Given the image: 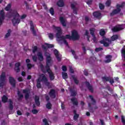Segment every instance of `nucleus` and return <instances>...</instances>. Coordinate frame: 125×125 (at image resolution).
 <instances>
[{
  "mask_svg": "<svg viewBox=\"0 0 125 125\" xmlns=\"http://www.w3.org/2000/svg\"><path fill=\"white\" fill-rule=\"evenodd\" d=\"M85 84L86 87H87L88 89L91 92H93V88L92 87V85H90V83L89 82L86 81L85 82Z\"/></svg>",
  "mask_w": 125,
  "mask_h": 125,
  "instance_id": "17",
  "label": "nucleus"
},
{
  "mask_svg": "<svg viewBox=\"0 0 125 125\" xmlns=\"http://www.w3.org/2000/svg\"><path fill=\"white\" fill-rule=\"evenodd\" d=\"M52 107V104H51V103H50V102H48L46 104V108H47V109H48V110H50Z\"/></svg>",
  "mask_w": 125,
  "mask_h": 125,
  "instance_id": "38",
  "label": "nucleus"
},
{
  "mask_svg": "<svg viewBox=\"0 0 125 125\" xmlns=\"http://www.w3.org/2000/svg\"><path fill=\"white\" fill-rule=\"evenodd\" d=\"M10 34H11V29H8L7 33L5 35V39H7V38L10 37Z\"/></svg>",
  "mask_w": 125,
  "mask_h": 125,
  "instance_id": "37",
  "label": "nucleus"
},
{
  "mask_svg": "<svg viewBox=\"0 0 125 125\" xmlns=\"http://www.w3.org/2000/svg\"><path fill=\"white\" fill-rule=\"evenodd\" d=\"M6 79V76L5 75V72H2L1 75L0 76V82H5Z\"/></svg>",
  "mask_w": 125,
  "mask_h": 125,
  "instance_id": "19",
  "label": "nucleus"
},
{
  "mask_svg": "<svg viewBox=\"0 0 125 125\" xmlns=\"http://www.w3.org/2000/svg\"><path fill=\"white\" fill-rule=\"evenodd\" d=\"M125 3L123 2L121 5L118 4L116 5V9H114L111 13H110V16H114V15H116V14H118L120 13L121 11V8H123L125 6Z\"/></svg>",
  "mask_w": 125,
  "mask_h": 125,
  "instance_id": "4",
  "label": "nucleus"
},
{
  "mask_svg": "<svg viewBox=\"0 0 125 125\" xmlns=\"http://www.w3.org/2000/svg\"><path fill=\"white\" fill-rule=\"evenodd\" d=\"M30 30L31 32H32V34L34 36H37V32L35 30V26L34 25V23H33V21H30Z\"/></svg>",
  "mask_w": 125,
  "mask_h": 125,
  "instance_id": "14",
  "label": "nucleus"
},
{
  "mask_svg": "<svg viewBox=\"0 0 125 125\" xmlns=\"http://www.w3.org/2000/svg\"><path fill=\"white\" fill-rule=\"evenodd\" d=\"M45 44L46 45L47 48H52L54 47V45L51 44H48L47 43H45Z\"/></svg>",
  "mask_w": 125,
  "mask_h": 125,
  "instance_id": "42",
  "label": "nucleus"
},
{
  "mask_svg": "<svg viewBox=\"0 0 125 125\" xmlns=\"http://www.w3.org/2000/svg\"><path fill=\"white\" fill-rule=\"evenodd\" d=\"M51 63V61L50 60H47L46 61V66L44 67L43 66V64L41 63L40 65L41 68V71L43 73V74H46V73H48V72H50L52 71L50 70V67L49 66V64Z\"/></svg>",
  "mask_w": 125,
  "mask_h": 125,
  "instance_id": "3",
  "label": "nucleus"
},
{
  "mask_svg": "<svg viewBox=\"0 0 125 125\" xmlns=\"http://www.w3.org/2000/svg\"><path fill=\"white\" fill-rule=\"evenodd\" d=\"M44 56L46 57V61H47V60H50V61H52V60L51 59V56H50V54H49V53L45 52Z\"/></svg>",
  "mask_w": 125,
  "mask_h": 125,
  "instance_id": "26",
  "label": "nucleus"
},
{
  "mask_svg": "<svg viewBox=\"0 0 125 125\" xmlns=\"http://www.w3.org/2000/svg\"><path fill=\"white\" fill-rule=\"evenodd\" d=\"M34 66H35V65L32 64L31 63H27V67L28 70H31V69H32V67H34Z\"/></svg>",
  "mask_w": 125,
  "mask_h": 125,
  "instance_id": "44",
  "label": "nucleus"
},
{
  "mask_svg": "<svg viewBox=\"0 0 125 125\" xmlns=\"http://www.w3.org/2000/svg\"><path fill=\"white\" fill-rule=\"evenodd\" d=\"M121 120H122V122L123 123V125H125V116H121Z\"/></svg>",
  "mask_w": 125,
  "mask_h": 125,
  "instance_id": "58",
  "label": "nucleus"
},
{
  "mask_svg": "<svg viewBox=\"0 0 125 125\" xmlns=\"http://www.w3.org/2000/svg\"><path fill=\"white\" fill-rule=\"evenodd\" d=\"M18 81H19V82H23V78H22V77H19L18 78Z\"/></svg>",
  "mask_w": 125,
  "mask_h": 125,
  "instance_id": "64",
  "label": "nucleus"
},
{
  "mask_svg": "<svg viewBox=\"0 0 125 125\" xmlns=\"http://www.w3.org/2000/svg\"><path fill=\"white\" fill-rule=\"evenodd\" d=\"M62 70L63 72H66L67 71V66H66L65 65H62Z\"/></svg>",
  "mask_w": 125,
  "mask_h": 125,
  "instance_id": "60",
  "label": "nucleus"
},
{
  "mask_svg": "<svg viewBox=\"0 0 125 125\" xmlns=\"http://www.w3.org/2000/svg\"><path fill=\"white\" fill-rule=\"evenodd\" d=\"M54 29L57 31V33L56 34V37L59 41H60L62 39H63L64 36H61L62 35V29L61 27L53 26Z\"/></svg>",
  "mask_w": 125,
  "mask_h": 125,
  "instance_id": "5",
  "label": "nucleus"
},
{
  "mask_svg": "<svg viewBox=\"0 0 125 125\" xmlns=\"http://www.w3.org/2000/svg\"><path fill=\"white\" fill-rule=\"evenodd\" d=\"M5 14L4 11L3 10L0 11V26L2 25V23L4 21V19H5L4 17Z\"/></svg>",
  "mask_w": 125,
  "mask_h": 125,
  "instance_id": "9",
  "label": "nucleus"
},
{
  "mask_svg": "<svg viewBox=\"0 0 125 125\" xmlns=\"http://www.w3.org/2000/svg\"><path fill=\"white\" fill-rule=\"evenodd\" d=\"M71 78H72L75 84H76L77 85L79 84L80 81H79V80H78L77 77H75V75H72Z\"/></svg>",
  "mask_w": 125,
  "mask_h": 125,
  "instance_id": "32",
  "label": "nucleus"
},
{
  "mask_svg": "<svg viewBox=\"0 0 125 125\" xmlns=\"http://www.w3.org/2000/svg\"><path fill=\"white\" fill-rule=\"evenodd\" d=\"M26 17H27V15H25V14H23L22 15L21 17V19H25V18H26Z\"/></svg>",
  "mask_w": 125,
  "mask_h": 125,
  "instance_id": "62",
  "label": "nucleus"
},
{
  "mask_svg": "<svg viewBox=\"0 0 125 125\" xmlns=\"http://www.w3.org/2000/svg\"><path fill=\"white\" fill-rule=\"evenodd\" d=\"M62 77L64 80H66V79H68V74L66 72H62Z\"/></svg>",
  "mask_w": 125,
  "mask_h": 125,
  "instance_id": "39",
  "label": "nucleus"
},
{
  "mask_svg": "<svg viewBox=\"0 0 125 125\" xmlns=\"http://www.w3.org/2000/svg\"><path fill=\"white\" fill-rule=\"evenodd\" d=\"M22 93H24L25 94L24 98L25 100H28L29 98L30 97V90L28 89H23Z\"/></svg>",
  "mask_w": 125,
  "mask_h": 125,
  "instance_id": "11",
  "label": "nucleus"
},
{
  "mask_svg": "<svg viewBox=\"0 0 125 125\" xmlns=\"http://www.w3.org/2000/svg\"><path fill=\"white\" fill-rule=\"evenodd\" d=\"M9 82L13 87H15L16 86V81H15V79L13 77H9Z\"/></svg>",
  "mask_w": 125,
  "mask_h": 125,
  "instance_id": "12",
  "label": "nucleus"
},
{
  "mask_svg": "<svg viewBox=\"0 0 125 125\" xmlns=\"http://www.w3.org/2000/svg\"><path fill=\"white\" fill-rule=\"evenodd\" d=\"M99 8L100 9H101V10H103V9H104V8H105V6H104V5L101 3H99Z\"/></svg>",
  "mask_w": 125,
  "mask_h": 125,
  "instance_id": "46",
  "label": "nucleus"
},
{
  "mask_svg": "<svg viewBox=\"0 0 125 125\" xmlns=\"http://www.w3.org/2000/svg\"><path fill=\"white\" fill-rule=\"evenodd\" d=\"M9 109L11 111H12L13 110V102H12V100L11 99H9Z\"/></svg>",
  "mask_w": 125,
  "mask_h": 125,
  "instance_id": "27",
  "label": "nucleus"
},
{
  "mask_svg": "<svg viewBox=\"0 0 125 125\" xmlns=\"http://www.w3.org/2000/svg\"><path fill=\"white\" fill-rule=\"evenodd\" d=\"M95 28H90L89 31H90V34L91 35V36H95V34H94V32H95Z\"/></svg>",
  "mask_w": 125,
  "mask_h": 125,
  "instance_id": "36",
  "label": "nucleus"
},
{
  "mask_svg": "<svg viewBox=\"0 0 125 125\" xmlns=\"http://www.w3.org/2000/svg\"><path fill=\"white\" fill-rule=\"evenodd\" d=\"M89 97L91 99L92 102H93L92 104L93 105H95V104H96V101L94 100V98H93V96H92V95H89Z\"/></svg>",
  "mask_w": 125,
  "mask_h": 125,
  "instance_id": "35",
  "label": "nucleus"
},
{
  "mask_svg": "<svg viewBox=\"0 0 125 125\" xmlns=\"http://www.w3.org/2000/svg\"><path fill=\"white\" fill-rule=\"evenodd\" d=\"M49 12L51 15L52 16L54 15V9H53V7H51L50 8Z\"/></svg>",
  "mask_w": 125,
  "mask_h": 125,
  "instance_id": "43",
  "label": "nucleus"
},
{
  "mask_svg": "<svg viewBox=\"0 0 125 125\" xmlns=\"http://www.w3.org/2000/svg\"><path fill=\"white\" fill-rule=\"evenodd\" d=\"M69 91L70 92V96L72 97H75V96H77V95L78 94V91L77 90H75L73 88H70Z\"/></svg>",
  "mask_w": 125,
  "mask_h": 125,
  "instance_id": "13",
  "label": "nucleus"
},
{
  "mask_svg": "<svg viewBox=\"0 0 125 125\" xmlns=\"http://www.w3.org/2000/svg\"><path fill=\"white\" fill-rule=\"evenodd\" d=\"M69 72L71 73V74H74V73H75V71L73 69V67L69 66Z\"/></svg>",
  "mask_w": 125,
  "mask_h": 125,
  "instance_id": "57",
  "label": "nucleus"
},
{
  "mask_svg": "<svg viewBox=\"0 0 125 125\" xmlns=\"http://www.w3.org/2000/svg\"><path fill=\"white\" fill-rule=\"evenodd\" d=\"M7 100H8V98H7L6 96L3 95L2 97V102H3V103H6Z\"/></svg>",
  "mask_w": 125,
  "mask_h": 125,
  "instance_id": "34",
  "label": "nucleus"
},
{
  "mask_svg": "<svg viewBox=\"0 0 125 125\" xmlns=\"http://www.w3.org/2000/svg\"><path fill=\"white\" fill-rule=\"evenodd\" d=\"M119 39V35L117 34L113 35L111 37V42H115V41H117Z\"/></svg>",
  "mask_w": 125,
  "mask_h": 125,
  "instance_id": "29",
  "label": "nucleus"
},
{
  "mask_svg": "<svg viewBox=\"0 0 125 125\" xmlns=\"http://www.w3.org/2000/svg\"><path fill=\"white\" fill-rule=\"evenodd\" d=\"M71 38L73 41H78L80 39V35L77 31L73 30L71 32Z\"/></svg>",
  "mask_w": 125,
  "mask_h": 125,
  "instance_id": "7",
  "label": "nucleus"
},
{
  "mask_svg": "<svg viewBox=\"0 0 125 125\" xmlns=\"http://www.w3.org/2000/svg\"><path fill=\"white\" fill-rule=\"evenodd\" d=\"M32 113L34 114V115H36V114H38V113L39 112V111H38V110L36 109H34L31 111Z\"/></svg>",
  "mask_w": 125,
  "mask_h": 125,
  "instance_id": "56",
  "label": "nucleus"
},
{
  "mask_svg": "<svg viewBox=\"0 0 125 125\" xmlns=\"http://www.w3.org/2000/svg\"><path fill=\"white\" fill-rule=\"evenodd\" d=\"M106 6H110L111 5V0H107L105 2Z\"/></svg>",
  "mask_w": 125,
  "mask_h": 125,
  "instance_id": "55",
  "label": "nucleus"
},
{
  "mask_svg": "<svg viewBox=\"0 0 125 125\" xmlns=\"http://www.w3.org/2000/svg\"><path fill=\"white\" fill-rule=\"evenodd\" d=\"M43 123H44V125H49L48 122H47V120L46 119H44L42 120Z\"/></svg>",
  "mask_w": 125,
  "mask_h": 125,
  "instance_id": "54",
  "label": "nucleus"
},
{
  "mask_svg": "<svg viewBox=\"0 0 125 125\" xmlns=\"http://www.w3.org/2000/svg\"><path fill=\"white\" fill-rule=\"evenodd\" d=\"M87 4H91L92 3V0H88L86 2Z\"/></svg>",
  "mask_w": 125,
  "mask_h": 125,
  "instance_id": "63",
  "label": "nucleus"
},
{
  "mask_svg": "<svg viewBox=\"0 0 125 125\" xmlns=\"http://www.w3.org/2000/svg\"><path fill=\"white\" fill-rule=\"evenodd\" d=\"M57 5H58L59 7H63L64 5V1H63V0H59L57 2Z\"/></svg>",
  "mask_w": 125,
  "mask_h": 125,
  "instance_id": "24",
  "label": "nucleus"
},
{
  "mask_svg": "<svg viewBox=\"0 0 125 125\" xmlns=\"http://www.w3.org/2000/svg\"><path fill=\"white\" fill-rule=\"evenodd\" d=\"M32 60L34 61V62H37L38 60V57L37 56L34 55L32 56Z\"/></svg>",
  "mask_w": 125,
  "mask_h": 125,
  "instance_id": "53",
  "label": "nucleus"
},
{
  "mask_svg": "<svg viewBox=\"0 0 125 125\" xmlns=\"http://www.w3.org/2000/svg\"><path fill=\"white\" fill-rule=\"evenodd\" d=\"M37 56H38V59L39 61L41 62H42L43 60V56H42V53L41 52H39L37 53Z\"/></svg>",
  "mask_w": 125,
  "mask_h": 125,
  "instance_id": "20",
  "label": "nucleus"
},
{
  "mask_svg": "<svg viewBox=\"0 0 125 125\" xmlns=\"http://www.w3.org/2000/svg\"><path fill=\"white\" fill-rule=\"evenodd\" d=\"M17 94L18 96V100H21L24 97V95L23 94H21V92L20 91L18 90L17 91Z\"/></svg>",
  "mask_w": 125,
  "mask_h": 125,
  "instance_id": "31",
  "label": "nucleus"
},
{
  "mask_svg": "<svg viewBox=\"0 0 125 125\" xmlns=\"http://www.w3.org/2000/svg\"><path fill=\"white\" fill-rule=\"evenodd\" d=\"M48 35L50 40H52L53 38H54V36L53 35V33H48Z\"/></svg>",
  "mask_w": 125,
  "mask_h": 125,
  "instance_id": "48",
  "label": "nucleus"
},
{
  "mask_svg": "<svg viewBox=\"0 0 125 125\" xmlns=\"http://www.w3.org/2000/svg\"><path fill=\"white\" fill-rule=\"evenodd\" d=\"M10 17H13V19L11 20L13 26H15L17 24H19V23H20L21 21L20 19H19L20 15H19L17 10H13L10 12Z\"/></svg>",
  "mask_w": 125,
  "mask_h": 125,
  "instance_id": "2",
  "label": "nucleus"
},
{
  "mask_svg": "<svg viewBox=\"0 0 125 125\" xmlns=\"http://www.w3.org/2000/svg\"><path fill=\"white\" fill-rule=\"evenodd\" d=\"M41 82H43L47 86L48 88H51V86H50V83L48 82V79L46 78V76L44 74H41L39 78L37 80V85L36 86L37 88H42Z\"/></svg>",
  "mask_w": 125,
  "mask_h": 125,
  "instance_id": "1",
  "label": "nucleus"
},
{
  "mask_svg": "<svg viewBox=\"0 0 125 125\" xmlns=\"http://www.w3.org/2000/svg\"><path fill=\"white\" fill-rule=\"evenodd\" d=\"M71 101L72 102L73 105H75V106H78L79 104V102L77 100H76V98L73 97L71 99Z\"/></svg>",
  "mask_w": 125,
  "mask_h": 125,
  "instance_id": "28",
  "label": "nucleus"
},
{
  "mask_svg": "<svg viewBox=\"0 0 125 125\" xmlns=\"http://www.w3.org/2000/svg\"><path fill=\"white\" fill-rule=\"evenodd\" d=\"M37 51H38V46H34V47H33V49L32 50V52L33 53H36V52H37Z\"/></svg>",
  "mask_w": 125,
  "mask_h": 125,
  "instance_id": "52",
  "label": "nucleus"
},
{
  "mask_svg": "<svg viewBox=\"0 0 125 125\" xmlns=\"http://www.w3.org/2000/svg\"><path fill=\"white\" fill-rule=\"evenodd\" d=\"M65 40L66 39H68V40H72V36L70 35L69 34L66 35L64 37Z\"/></svg>",
  "mask_w": 125,
  "mask_h": 125,
  "instance_id": "49",
  "label": "nucleus"
},
{
  "mask_svg": "<svg viewBox=\"0 0 125 125\" xmlns=\"http://www.w3.org/2000/svg\"><path fill=\"white\" fill-rule=\"evenodd\" d=\"M76 5H77V4L76 3V2H74L71 3L70 6L71 9H72L73 10V13H74V14L77 15V14H78V10H79V8L76 7Z\"/></svg>",
  "mask_w": 125,
  "mask_h": 125,
  "instance_id": "8",
  "label": "nucleus"
},
{
  "mask_svg": "<svg viewBox=\"0 0 125 125\" xmlns=\"http://www.w3.org/2000/svg\"><path fill=\"white\" fill-rule=\"evenodd\" d=\"M47 73L49 74L50 80L53 81V80L55 79V76H54V74L53 73V72H52V71H49Z\"/></svg>",
  "mask_w": 125,
  "mask_h": 125,
  "instance_id": "21",
  "label": "nucleus"
},
{
  "mask_svg": "<svg viewBox=\"0 0 125 125\" xmlns=\"http://www.w3.org/2000/svg\"><path fill=\"white\" fill-rule=\"evenodd\" d=\"M20 66H21V63L20 62H17L15 63L14 70L16 73H19V72H20Z\"/></svg>",
  "mask_w": 125,
  "mask_h": 125,
  "instance_id": "16",
  "label": "nucleus"
},
{
  "mask_svg": "<svg viewBox=\"0 0 125 125\" xmlns=\"http://www.w3.org/2000/svg\"><path fill=\"white\" fill-rule=\"evenodd\" d=\"M60 21L63 27H66V22H65V19H64V18L63 17H60Z\"/></svg>",
  "mask_w": 125,
  "mask_h": 125,
  "instance_id": "25",
  "label": "nucleus"
},
{
  "mask_svg": "<svg viewBox=\"0 0 125 125\" xmlns=\"http://www.w3.org/2000/svg\"><path fill=\"white\" fill-rule=\"evenodd\" d=\"M100 43L102 44H104L105 47H108V46L112 43V41L109 38H106V37H105L103 40L100 41Z\"/></svg>",
  "mask_w": 125,
  "mask_h": 125,
  "instance_id": "6",
  "label": "nucleus"
},
{
  "mask_svg": "<svg viewBox=\"0 0 125 125\" xmlns=\"http://www.w3.org/2000/svg\"><path fill=\"white\" fill-rule=\"evenodd\" d=\"M11 8V4H8L7 6L5 8L6 11H8Z\"/></svg>",
  "mask_w": 125,
  "mask_h": 125,
  "instance_id": "45",
  "label": "nucleus"
},
{
  "mask_svg": "<svg viewBox=\"0 0 125 125\" xmlns=\"http://www.w3.org/2000/svg\"><path fill=\"white\" fill-rule=\"evenodd\" d=\"M93 16L95 18H97V19H99V20L102 18V14H101L100 11L94 12L93 13Z\"/></svg>",
  "mask_w": 125,
  "mask_h": 125,
  "instance_id": "10",
  "label": "nucleus"
},
{
  "mask_svg": "<svg viewBox=\"0 0 125 125\" xmlns=\"http://www.w3.org/2000/svg\"><path fill=\"white\" fill-rule=\"evenodd\" d=\"M123 27H114L112 28V31L113 32H119V31H121L122 30H123Z\"/></svg>",
  "mask_w": 125,
  "mask_h": 125,
  "instance_id": "30",
  "label": "nucleus"
},
{
  "mask_svg": "<svg viewBox=\"0 0 125 125\" xmlns=\"http://www.w3.org/2000/svg\"><path fill=\"white\" fill-rule=\"evenodd\" d=\"M106 60L105 61H104V62L105 63H110V62H111V61H112V55H107L105 57Z\"/></svg>",
  "mask_w": 125,
  "mask_h": 125,
  "instance_id": "23",
  "label": "nucleus"
},
{
  "mask_svg": "<svg viewBox=\"0 0 125 125\" xmlns=\"http://www.w3.org/2000/svg\"><path fill=\"white\" fill-rule=\"evenodd\" d=\"M93 37L92 38V41H93V42H95V43H97V39L96 38V37L95 36V35L92 36Z\"/></svg>",
  "mask_w": 125,
  "mask_h": 125,
  "instance_id": "51",
  "label": "nucleus"
},
{
  "mask_svg": "<svg viewBox=\"0 0 125 125\" xmlns=\"http://www.w3.org/2000/svg\"><path fill=\"white\" fill-rule=\"evenodd\" d=\"M108 82H109L111 84H113V83H115V81H114V79H111V78H109V80L108 81Z\"/></svg>",
  "mask_w": 125,
  "mask_h": 125,
  "instance_id": "61",
  "label": "nucleus"
},
{
  "mask_svg": "<svg viewBox=\"0 0 125 125\" xmlns=\"http://www.w3.org/2000/svg\"><path fill=\"white\" fill-rule=\"evenodd\" d=\"M5 84V81H0V86L2 87Z\"/></svg>",
  "mask_w": 125,
  "mask_h": 125,
  "instance_id": "59",
  "label": "nucleus"
},
{
  "mask_svg": "<svg viewBox=\"0 0 125 125\" xmlns=\"http://www.w3.org/2000/svg\"><path fill=\"white\" fill-rule=\"evenodd\" d=\"M102 50H103V48L102 47L96 48L95 49V51H96V52H99V51H101Z\"/></svg>",
  "mask_w": 125,
  "mask_h": 125,
  "instance_id": "47",
  "label": "nucleus"
},
{
  "mask_svg": "<svg viewBox=\"0 0 125 125\" xmlns=\"http://www.w3.org/2000/svg\"><path fill=\"white\" fill-rule=\"evenodd\" d=\"M100 35L102 37H104L105 35H106V31L104 30V29H101L100 30Z\"/></svg>",
  "mask_w": 125,
  "mask_h": 125,
  "instance_id": "33",
  "label": "nucleus"
},
{
  "mask_svg": "<svg viewBox=\"0 0 125 125\" xmlns=\"http://www.w3.org/2000/svg\"><path fill=\"white\" fill-rule=\"evenodd\" d=\"M63 41V43H64V44H66L67 46H68V42H67V41L66 40V39H65V36L63 37V38H62L60 41Z\"/></svg>",
  "mask_w": 125,
  "mask_h": 125,
  "instance_id": "41",
  "label": "nucleus"
},
{
  "mask_svg": "<svg viewBox=\"0 0 125 125\" xmlns=\"http://www.w3.org/2000/svg\"><path fill=\"white\" fill-rule=\"evenodd\" d=\"M49 95H50V97L55 98V97H56V95H55V90L53 89H51L49 93Z\"/></svg>",
  "mask_w": 125,
  "mask_h": 125,
  "instance_id": "22",
  "label": "nucleus"
},
{
  "mask_svg": "<svg viewBox=\"0 0 125 125\" xmlns=\"http://www.w3.org/2000/svg\"><path fill=\"white\" fill-rule=\"evenodd\" d=\"M102 80L103 82H109L110 80V77H102Z\"/></svg>",
  "mask_w": 125,
  "mask_h": 125,
  "instance_id": "40",
  "label": "nucleus"
},
{
  "mask_svg": "<svg viewBox=\"0 0 125 125\" xmlns=\"http://www.w3.org/2000/svg\"><path fill=\"white\" fill-rule=\"evenodd\" d=\"M79 117H80V115L75 114L73 117V120H74V121H77V120H78V119H79Z\"/></svg>",
  "mask_w": 125,
  "mask_h": 125,
  "instance_id": "50",
  "label": "nucleus"
},
{
  "mask_svg": "<svg viewBox=\"0 0 125 125\" xmlns=\"http://www.w3.org/2000/svg\"><path fill=\"white\" fill-rule=\"evenodd\" d=\"M35 103L36 106L38 107L41 106V102H40V97L38 96H35L34 98Z\"/></svg>",
  "mask_w": 125,
  "mask_h": 125,
  "instance_id": "18",
  "label": "nucleus"
},
{
  "mask_svg": "<svg viewBox=\"0 0 125 125\" xmlns=\"http://www.w3.org/2000/svg\"><path fill=\"white\" fill-rule=\"evenodd\" d=\"M54 53L56 56L57 60H58V62H60L61 61V57L59 55V52L58 50H57V49H55L54 50Z\"/></svg>",
  "mask_w": 125,
  "mask_h": 125,
  "instance_id": "15",
  "label": "nucleus"
}]
</instances>
